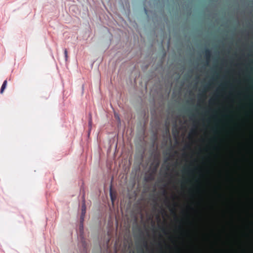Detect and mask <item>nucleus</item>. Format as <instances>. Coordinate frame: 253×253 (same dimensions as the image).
Listing matches in <instances>:
<instances>
[{
    "label": "nucleus",
    "instance_id": "nucleus-1",
    "mask_svg": "<svg viewBox=\"0 0 253 253\" xmlns=\"http://www.w3.org/2000/svg\"><path fill=\"white\" fill-rule=\"evenodd\" d=\"M84 218H80V224L79 227V240L78 247L80 249L81 253H87V243L84 235Z\"/></svg>",
    "mask_w": 253,
    "mask_h": 253
},
{
    "label": "nucleus",
    "instance_id": "nucleus-2",
    "mask_svg": "<svg viewBox=\"0 0 253 253\" xmlns=\"http://www.w3.org/2000/svg\"><path fill=\"white\" fill-rule=\"evenodd\" d=\"M205 53L206 59L207 60L206 61V65L208 66L209 65L210 60L211 57V51L209 48L206 47L205 48Z\"/></svg>",
    "mask_w": 253,
    "mask_h": 253
},
{
    "label": "nucleus",
    "instance_id": "nucleus-3",
    "mask_svg": "<svg viewBox=\"0 0 253 253\" xmlns=\"http://www.w3.org/2000/svg\"><path fill=\"white\" fill-rule=\"evenodd\" d=\"M86 213V206L85 203V199L84 196L83 197V200H82V205L81 207V214L80 216V218H82V220L83 218H84V216Z\"/></svg>",
    "mask_w": 253,
    "mask_h": 253
},
{
    "label": "nucleus",
    "instance_id": "nucleus-4",
    "mask_svg": "<svg viewBox=\"0 0 253 253\" xmlns=\"http://www.w3.org/2000/svg\"><path fill=\"white\" fill-rule=\"evenodd\" d=\"M165 134L166 135L169 136V124L167 122L165 123Z\"/></svg>",
    "mask_w": 253,
    "mask_h": 253
},
{
    "label": "nucleus",
    "instance_id": "nucleus-5",
    "mask_svg": "<svg viewBox=\"0 0 253 253\" xmlns=\"http://www.w3.org/2000/svg\"><path fill=\"white\" fill-rule=\"evenodd\" d=\"M167 155H169V156L165 159V163H167L169 161H171L173 158V155H172L171 154V153H167Z\"/></svg>",
    "mask_w": 253,
    "mask_h": 253
},
{
    "label": "nucleus",
    "instance_id": "nucleus-6",
    "mask_svg": "<svg viewBox=\"0 0 253 253\" xmlns=\"http://www.w3.org/2000/svg\"><path fill=\"white\" fill-rule=\"evenodd\" d=\"M6 84H7V81L6 80H5L2 84V86L1 87V88H0V93H2L4 90L5 89V87H6Z\"/></svg>",
    "mask_w": 253,
    "mask_h": 253
},
{
    "label": "nucleus",
    "instance_id": "nucleus-7",
    "mask_svg": "<svg viewBox=\"0 0 253 253\" xmlns=\"http://www.w3.org/2000/svg\"><path fill=\"white\" fill-rule=\"evenodd\" d=\"M186 173H187L188 174H190L192 172V169L189 166H187L186 167V169H185Z\"/></svg>",
    "mask_w": 253,
    "mask_h": 253
},
{
    "label": "nucleus",
    "instance_id": "nucleus-8",
    "mask_svg": "<svg viewBox=\"0 0 253 253\" xmlns=\"http://www.w3.org/2000/svg\"><path fill=\"white\" fill-rule=\"evenodd\" d=\"M153 179H154V176L152 174H150V175L148 177H147V178H146V179H145V180L146 181L152 180Z\"/></svg>",
    "mask_w": 253,
    "mask_h": 253
},
{
    "label": "nucleus",
    "instance_id": "nucleus-9",
    "mask_svg": "<svg viewBox=\"0 0 253 253\" xmlns=\"http://www.w3.org/2000/svg\"><path fill=\"white\" fill-rule=\"evenodd\" d=\"M64 56H65V60L67 61V58H68V55H67V49H64Z\"/></svg>",
    "mask_w": 253,
    "mask_h": 253
},
{
    "label": "nucleus",
    "instance_id": "nucleus-10",
    "mask_svg": "<svg viewBox=\"0 0 253 253\" xmlns=\"http://www.w3.org/2000/svg\"><path fill=\"white\" fill-rule=\"evenodd\" d=\"M91 119L90 118L88 122V127H89V131H90L91 127Z\"/></svg>",
    "mask_w": 253,
    "mask_h": 253
},
{
    "label": "nucleus",
    "instance_id": "nucleus-11",
    "mask_svg": "<svg viewBox=\"0 0 253 253\" xmlns=\"http://www.w3.org/2000/svg\"><path fill=\"white\" fill-rule=\"evenodd\" d=\"M197 116L196 114H193L191 117H190V119L192 121L195 120Z\"/></svg>",
    "mask_w": 253,
    "mask_h": 253
},
{
    "label": "nucleus",
    "instance_id": "nucleus-12",
    "mask_svg": "<svg viewBox=\"0 0 253 253\" xmlns=\"http://www.w3.org/2000/svg\"><path fill=\"white\" fill-rule=\"evenodd\" d=\"M143 244H144V246L146 248H148V244H147V242H146V241H144V242H143Z\"/></svg>",
    "mask_w": 253,
    "mask_h": 253
},
{
    "label": "nucleus",
    "instance_id": "nucleus-13",
    "mask_svg": "<svg viewBox=\"0 0 253 253\" xmlns=\"http://www.w3.org/2000/svg\"><path fill=\"white\" fill-rule=\"evenodd\" d=\"M110 197H111V199L112 200V202H113L114 200V198H113V195H112V193L111 192H110Z\"/></svg>",
    "mask_w": 253,
    "mask_h": 253
},
{
    "label": "nucleus",
    "instance_id": "nucleus-14",
    "mask_svg": "<svg viewBox=\"0 0 253 253\" xmlns=\"http://www.w3.org/2000/svg\"><path fill=\"white\" fill-rule=\"evenodd\" d=\"M187 103H192L193 104H194V101L193 99H192L191 100H188Z\"/></svg>",
    "mask_w": 253,
    "mask_h": 253
},
{
    "label": "nucleus",
    "instance_id": "nucleus-15",
    "mask_svg": "<svg viewBox=\"0 0 253 253\" xmlns=\"http://www.w3.org/2000/svg\"><path fill=\"white\" fill-rule=\"evenodd\" d=\"M167 171H169L170 170V167L169 165H168L166 167Z\"/></svg>",
    "mask_w": 253,
    "mask_h": 253
},
{
    "label": "nucleus",
    "instance_id": "nucleus-16",
    "mask_svg": "<svg viewBox=\"0 0 253 253\" xmlns=\"http://www.w3.org/2000/svg\"><path fill=\"white\" fill-rule=\"evenodd\" d=\"M162 230L164 234H167V231L165 228H162Z\"/></svg>",
    "mask_w": 253,
    "mask_h": 253
},
{
    "label": "nucleus",
    "instance_id": "nucleus-17",
    "mask_svg": "<svg viewBox=\"0 0 253 253\" xmlns=\"http://www.w3.org/2000/svg\"><path fill=\"white\" fill-rule=\"evenodd\" d=\"M209 111L211 112L212 115L213 114V111L211 108L209 109Z\"/></svg>",
    "mask_w": 253,
    "mask_h": 253
},
{
    "label": "nucleus",
    "instance_id": "nucleus-18",
    "mask_svg": "<svg viewBox=\"0 0 253 253\" xmlns=\"http://www.w3.org/2000/svg\"><path fill=\"white\" fill-rule=\"evenodd\" d=\"M163 194L165 196L166 194V190L165 189H163Z\"/></svg>",
    "mask_w": 253,
    "mask_h": 253
},
{
    "label": "nucleus",
    "instance_id": "nucleus-19",
    "mask_svg": "<svg viewBox=\"0 0 253 253\" xmlns=\"http://www.w3.org/2000/svg\"><path fill=\"white\" fill-rule=\"evenodd\" d=\"M165 203L166 204L168 205V201L167 198H166Z\"/></svg>",
    "mask_w": 253,
    "mask_h": 253
},
{
    "label": "nucleus",
    "instance_id": "nucleus-20",
    "mask_svg": "<svg viewBox=\"0 0 253 253\" xmlns=\"http://www.w3.org/2000/svg\"><path fill=\"white\" fill-rule=\"evenodd\" d=\"M216 54L218 56L219 55V51H217L215 52Z\"/></svg>",
    "mask_w": 253,
    "mask_h": 253
},
{
    "label": "nucleus",
    "instance_id": "nucleus-21",
    "mask_svg": "<svg viewBox=\"0 0 253 253\" xmlns=\"http://www.w3.org/2000/svg\"><path fill=\"white\" fill-rule=\"evenodd\" d=\"M141 253H145L143 249H141Z\"/></svg>",
    "mask_w": 253,
    "mask_h": 253
},
{
    "label": "nucleus",
    "instance_id": "nucleus-22",
    "mask_svg": "<svg viewBox=\"0 0 253 253\" xmlns=\"http://www.w3.org/2000/svg\"><path fill=\"white\" fill-rule=\"evenodd\" d=\"M231 89H232V90H233V85H231Z\"/></svg>",
    "mask_w": 253,
    "mask_h": 253
},
{
    "label": "nucleus",
    "instance_id": "nucleus-23",
    "mask_svg": "<svg viewBox=\"0 0 253 253\" xmlns=\"http://www.w3.org/2000/svg\"><path fill=\"white\" fill-rule=\"evenodd\" d=\"M174 127H176V123H175Z\"/></svg>",
    "mask_w": 253,
    "mask_h": 253
},
{
    "label": "nucleus",
    "instance_id": "nucleus-24",
    "mask_svg": "<svg viewBox=\"0 0 253 253\" xmlns=\"http://www.w3.org/2000/svg\"><path fill=\"white\" fill-rule=\"evenodd\" d=\"M144 10H145V12H146L147 10H146V9L145 8H144Z\"/></svg>",
    "mask_w": 253,
    "mask_h": 253
},
{
    "label": "nucleus",
    "instance_id": "nucleus-25",
    "mask_svg": "<svg viewBox=\"0 0 253 253\" xmlns=\"http://www.w3.org/2000/svg\"><path fill=\"white\" fill-rule=\"evenodd\" d=\"M209 121L211 122V119H209Z\"/></svg>",
    "mask_w": 253,
    "mask_h": 253
},
{
    "label": "nucleus",
    "instance_id": "nucleus-26",
    "mask_svg": "<svg viewBox=\"0 0 253 253\" xmlns=\"http://www.w3.org/2000/svg\"><path fill=\"white\" fill-rule=\"evenodd\" d=\"M215 62H217V59H216V60H215Z\"/></svg>",
    "mask_w": 253,
    "mask_h": 253
},
{
    "label": "nucleus",
    "instance_id": "nucleus-27",
    "mask_svg": "<svg viewBox=\"0 0 253 253\" xmlns=\"http://www.w3.org/2000/svg\"><path fill=\"white\" fill-rule=\"evenodd\" d=\"M184 109H185V110H188V109H186V108H184Z\"/></svg>",
    "mask_w": 253,
    "mask_h": 253
},
{
    "label": "nucleus",
    "instance_id": "nucleus-28",
    "mask_svg": "<svg viewBox=\"0 0 253 253\" xmlns=\"http://www.w3.org/2000/svg\"><path fill=\"white\" fill-rule=\"evenodd\" d=\"M152 253V252H151V253Z\"/></svg>",
    "mask_w": 253,
    "mask_h": 253
}]
</instances>
